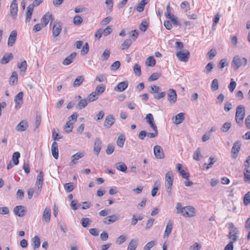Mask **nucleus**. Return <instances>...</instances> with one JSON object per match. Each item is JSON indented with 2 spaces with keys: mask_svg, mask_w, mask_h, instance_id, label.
Wrapping results in <instances>:
<instances>
[{
  "mask_svg": "<svg viewBox=\"0 0 250 250\" xmlns=\"http://www.w3.org/2000/svg\"><path fill=\"white\" fill-rule=\"evenodd\" d=\"M176 209L177 213L181 214L185 217H192L196 215L195 209L192 206H188L183 207L181 203H177Z\"/></svg>",
  "mask_w": 250,
  "mask_h": 250,
  "instance_id": "nucleus-1",
  "label": "nucleus"
},
{
  "mask_svg": "<svg viewBox=\"0 0 250 250\" xmlns=\"http://www.w3.org/2000/svg\"><path fill=\"white\" fill-rule=\"evenodd\" d=\"M247 64V59L239 55L234 56L231 62V65L234 70H237L241 66H245Z\"/></svg>",
  "mask_w": 250,
  "mask_h": 250,
  "instance_id": "nucleus-2",
  "label": "nucleus"
},
{
  "mask_svg": "<svg viewBox=\"0 0 250 250\" xmlns=\"http://www.w3.org/2000/svg\"><path fill=\"white\" fill-rule=\"evenodd\" d=\"M245 116V107L241 105H238L236 108L235 119L239 126H241L243 125V119L244 118Z\"/></svg>",
  "mask_w": 250,
  "mask_h": 250,
  "instance_id": "nucleus-3",
  "label": "nucleus"
},
{
  "mask_svg": "<svg viewBox=\"0 0 250 250\" xmlns=\"http://www.w3.org/2000/svg\"><path fill=\"white\" fill-rule=\"evenodd\" d=\"M165 187L169 196L171 194V188L173 183V175L171 171H168L165 175Z\"/></svg>",
  "mask_w": 250,
  "mask_h": 250,
  "instance_id": "nucleus-4",
  "label": "nucleus"
},
{
  "mask_svg": "<svg viewBox=\"0 0 250 250\" xmlns=\"http://www.w3.org/2000/svg\"><path fill=\"white\" fill-rule=\"evenodd\" d=\"M43 172L41 171L40 172L37 177V181L35 186L37 188V190L35 192V196L37 197L40 193L42 188V185L43 181Z\"/></svg>",
  "mask_w": 250,
  "mask_h": 250,
  "instance_id": "nucleus-5",
  "label": "nucleus"
},
{
  "mask_svg": "<svg viewBox=\"0 0 250 250\" xmlns=\"http://www.w3.org/2000/svg\"><path fill=\"white\" fill-rule=\"evenodd\" d=\"M241 145V142L240 141H237L233 144L231 150V157L232 159H235L238 157Z\"/></svg>",
  "mask_w": 250,
  "mask_h": 250,
  "instance_id": "nucleus-6",
  "label": "nucleus"
},
{
  "mask_svg": "<svg viewBox=\"0 0 250 250\" xmlns=\"http://www.w3.org/2000/svg\"><path fill=\"white\" fill-rule=\"evenodd\" d=\"M176 55L180 61L186 62L188 60L190 54L188 50H185L184 52L182 51L177 52Z\"/></svg>",
  "mask_w": 250,
  "mask_h": 250,
  "instance_id": "nucleus-7",
  "label": "nucleus"
},
{
  "mask_svg": "<svg viewBox=\"0 0 250 250\" xmlns=\"http://www.w3.org/2000/svg\"><path fill=\"white\" fill-rule=\"evenodd\" d=\"M18 11V4L16 0H13L10 6V12L13 19H16Z\"/></svg>",
  "mask_w": 250,
  "mask_h": 250,
  "instance_id": "nucleus-8",
  "label": "nucleus"
},
{
  "mask_svg": "<svg viewBox=\"0 0 250 250\" xmlns=\"http://www.w3.org/2000/svg\"><path fill=\"white\" fill-rule=\"evenodd\" d=\"M153 153L157 159H162L164 158L165 154L163 148L160 146L156 145L153 147Z\"/></svg>",
  "mask_w": 250,
  "mask_h": 250,
  "instance_id": "nucleus-9",
  "label": "nucleus"
},
{
  "mask_svg": "<svg viewBox=\"0 0 250 250\" xmlns=\"http://www.w3.org/2000/svg\"><path fill=\"white\" fill-rule=\"evenodd\" d=\"M115 119L112 115H107L104 120V125L107 128H110L115 122Z\"/></svg>",
  "mask_w": 250,
  "mask_h": 250,
  "instance_id": "nucleus-10",
  "label": "nucleus"
},
{
  "mask_svg": "<svg viewBox=\"0 0 250 250\" xmlns=\"http://www.w3.org/2000/svg\"><path fill=\"white\" fill-rule=\"evenodd\" d=\"M102 145V142L101 140L99 138H96L94 144L93 151L97 156L99 155L101 150Z\"/></svg>",
  "mask_w": 250,
  "mask_h": 250,
  "instance_id": "nucleus-11",
  "label": "nucleus"
},
{
  "mask_svg": "<svg viewBox=\"0 0 250 250\" xmlns=\"http://www.w3.org/2000/svg\"><path fill=\"white\" fill-rule=\"evenodd\" d=\"M167 100L170 103L174 104L176 102L177 94L175 90L169 89L167 93Z\"/></svg>",
  "mask_w": 250,
  "mask_h": 250,
  "instance_id": "nucleus-12",
  "label": "nucleus"
},
{
  "mask_svg": "<svg viewBox=\"0 0 250 250\" xmlns=\"http://www.w3.org/2000/svg\"><path fill=\"white\" fill-rule=\"evenodd\" d=\"M23 92H20L15 97V107L17 109H19L23 103Z\"/></svg>",
  "mask_w": 250,
  "mask_h": 250,
  "instance_id": "nucleus-13",
  "label": "nucleus"
},
{
  "mask_svg": "<svg viewBox=\"0 0 250 250\" xmlns=\"http://www.w3.org/2000/svg\"><path fill=\"white\" fill-rule=\"evenodd\" d=\"M177 171L180 174L181 176L187 180L189 177V174L187 172L185 169H182V165L181 164H177L176 166Z\"/></svg>",
  "mask_w": 250,
  "mask_h": 250,
  "instance_id": "nucleus-14",
  "label": "nucleus"
},
{
  "mask_svg": "<svg viewBox=\"0 0 250 250\" xmlns=\"http://www.w3.org/2000/svg\"><path fill=\"white\" fill-rule=\"evenodd\" d=\"M14 212L16 215L23 217L25 214V208L22 206H17L14 208Z\"/></svg>",
  "mask_w": 250,
  "mask_h": 250,
  "instance_id": "nucleus-15",
  "label": "nucleus"
},
{
  "mask_svg": "<svg viewBox=\"0 0 250 250\" xmlns=\"http://www.w3.org/2000/svg\"><path fill=\"white\" fill-rule=\"evenodd\" d=\"M128 83L127 81L120 82L117 86L114 88V90L118 92L124 91L128 86Z\"/></svg>",
  "mask_w": 250,
  "mask_h": 250,
  "instance_id": "nucleus-16",
  "label": "nucleus"
},
{
  "mask_svg": "<svg viewBox=\"0 0 250 250\" xmlns=\"http://www.w3.org/2000/svg\"><path fill=\"white\" fill-rule=\"evenodd\" d=\"M84 154L83 152H78L71 156V161L69 163V166H73L77 163V161L83 157Z\"/></svg>",
  "mask_w": 250,
  "mask_h": 250,
  "instance_id": "nucleus-17",
  "label": "nucleus"
},
{
  "mask_svg": "<svg viewBox=\"0 0 250 250\" xmlns=\"http://www.w3.org/2000/svg\"><path fill=\"white\" fill-rule=\"evenodd\" d=\"M27 127V122L25 120H22L17 125L16 130L18 131L22 132L26 130Z\"/></svg>",
  "mask_w": 250,
  "mask_h": 250,
  "instance_id": "nucleus-18",
  "label": "nucleus"
},
{
  "mask_svg": "<svg viewBox=\"0 0 250 250\" xmlns=\"http://www.w3.org/2000/svg\"><path fill=\"white\" fill-rule=\"evenodd\" d=\"M119 219V217L117 214H113L104 218V223L107 225L112 224Z\"/></svg>",
  "mask_w": 250,
  "mask_h": 250,
  "instance_id": "nucleus-19",
  "label": "nucleus"
},
{
  "mask_svg": "<svg viewBox=\"0 0 250 250\" xmlns=\"http://www.w3.org/2000/svg\"><path fill=\"white\" fill-rule=\"evenodd\" d=\"M238 230L236 228H235L233 230H231L229 233V238L231 239V241L229 243H232L233 244L238 239Z\"/></svg>",
  "mask_w": 250,
  "mask_h": 250,
  "instance_id": "nucleus-20",
  "label": "nucleus"
},
{
  "mask_svg": "<svg viewBox=\"0 0 250 250\" xmlns=\"http://www.w3.org/2000/svg\"><path fill=\"white\" fill-rule=\"evenodd\" d=\"M52 30V36L54 37L58 36L62 31V26L60 23L57 22L55 23L53 25Z\"/></svg>",
  "mask_w": 250,
  "mask_h": 250,
  "instance_id": "nucleus-21",
  "label": "nucleus"
},
{
  "mask_svg": "<svg viewBox=\"0 0 250 250\" xmlns=\"http://www.w3.org/2000/svg\"><path fill=\"white\" fill-rule=\"evenodd\" d=\"M76 55L77 53L76 52L71 53L69 56L63 60L62 64L64 65H68L70 64L73 62V60L76 57Z\"/></svg>",
  "mask_w": 250,
  "mask_h": 250,
  "instance_id": "nucleus-22",
  "label": "nucleus"
},
{
  "mask_svg": "<svg viewBox=\"0 0 250 250\" xmlns=\"http://www.w3.org/2000/svg\"><path fill=\"white\" fill-rule=\"evenodd\" d=\"M145 119L146 120V122L149 124L151 128L154 127L155 128L156 127H157L154 122V118L151 113H148L146 114Z\"/></svg>",
  "mask_w": 250,
  "mask_h": 250,
  "instance_id": "nucleus-23",
  "label": "nucleus"
},
{
  "mask_svg": "<svg viewBox=\"0 0 250 250\" xmlns=\"http://www.w3.org/2000/svg\"><path fill=\"white\" fill-rule=\"evenodd\" d=\"M17 38V32L16 31H13L9 35L8 40V45L12 46L15 42Z\"/></svg>",
  "mask_w": 250,
  "mask_h": 250,
  "instance_id": "nucleus-24",
  "label": "nucleus"
},
{
  "mask_svg": "<svg viewBox=\"0 0 250 250\" xmlns=\"http://www.w3.org/2000/svg\"><path fill=\"white\" fill-rule=\"evenodd\" d=\"M51 152L53 157L57 159L59 157L58 144L54 142L51 146Z\"/></svg>",
  "mask_w": 250,
  "mask_h": 250,
  "instance_id": "nucleus-25",
  "label": "nucleus"
},
{
  "mask_svg": "<svg viewBox=\"0 0 250 250\" xmlns=\"http://www.w3.org/2000/svg\"><path fill=\"white\" fill-rule=\"evenodd\" d=\"M184 114L180 113L172 118L173 122L176 125L181 124L184 120Z\"/></svg>",
  "mask_w": 250,
  "mask_h": 250,
  "instance_id": "nucleus-26",
  "label": "nucleus"
},
{
  "mask_svg": "<svg viewBox=\"0 0 250 250\" xmlns=\"http://www.w3.org/2000/svg\"><path fill=\"white\" fill-rule=\"evenodd\" d=\"M18 74L17 72L13 71L9 80V83L11 85H16L18 83Z\"/></svg>",
  "mask_w": 250,
  "mask_h": 250,
  "instance_id": "nucleus-27",
  "label": "nucleus"
},
{
  "mask_svg": "<svg viewBox=\"0 0 250 250\" xmlns=\"http://www.w3.org/2000/svg\"><path fill=\"white\" fill-rule=\"evenodd\" d=\"M172 229V222L171 220L168 221L165 230L164 238L168 237Z\"/></svg>",
  "mask_w": 250,
  "mask_h": 250,
  "instance_id": "nucleus-28",
  "label": "nucleus"
},
{
  "mask_svg": "<svg viewBox=\"0 0 250 250\" xmlns=\"http://www.w3.org/2000/svg\"><path fill=\"white\" fill-rule=\"evenodd\" d=\"M51 211L49 208H46L44 210L42 215V219L48 223L50 220Z\"/></svg>",
  "mask_w": 250,
  "mask_h": 250,
  "instance_id": "nucleus-29",
  "label": "nucleus"
},
{
  "mask_svg": "<svg viewBox=\"0 0 250 250\" xmlns=\"http://www.w3.org/2000/svg\"><path fill=\"white\" fill-rule=\"evenodd\" d=\"M13 56L11 53L5 54L0 60V63L1 64H6L11 60L13 59Z\"/></svg>",
  "mask_w": 250,
  "mask_h": 250,
  "instance_id": "nucleus-30",
  "label": "nucleus"
},
{
  "mask_svg": "<svg viewBox=\"0 0 250 250\" xmlns=\"http://www.w3.org/2000/svg\"><path fill=\"white\" fill-rule=\"evenodd\" d=\"M148 3V0H142L136 7V10L139 12L144 11L145 6Z\"/></svg>",
  "mask_w": 250,
  "mask_h": 250,
  "instance_id": "nucleus-31",
  "label": "nucleus"
},
{
  "mask_svg": "<svg viewBox=\"0 0 250 250\" xmlns=\"http://www.w3.org/2000/svg\"><path fill=\"white\" fill-rule=\"evenodd\" d=\"M84 77L83 76H79L74 80L73 83V86L74 87L79 86L83 82Z\"/></svg>",
  "mask_w": 250,
  "mask_h": 250,
  "instance_id": "nucleus-32",
  "label": "nucleus"
},
{
  "mask_svg": "<svg viewBox=\"0 0 250 250\" xmlns=\"http://www.w3.org/2000/svg\"><path fill=\"white\" fill-rule=\"evenodd\" d=\"M33 8L28 6L27 8V11L26 12V19L25 21L29 22L31 20L32 15L33 11Z\"/></svg>",
  "mask_w": 250,
  "mask_h": 250,
  "instance_id": "nucleus-33",
  "label": "nucleus"
},
{
  "mask_svg": "<svg viewBox=\"0 0 250 250\" xmlns=\"http://www.w3.org/2000/svg\"><path fill=\"white\" fill-rule=\"evenodd\" d=\"M32 245L33 246L34 249H36L40 247L41 245V242L40 238L35 236L32 239Z\"/></svg>",
  "mask_w": 250,
  "mask_h": 250,
  "instance_id": "nucleus-34",
  "label": "nucleus"
},
{
  "mask_svg": "<svg viewBox=\"0 0 250 250\" xmlns=\"http://www.w3.org/2000/svg\"><path fill=\"white\" fill-rule=\"evenodd\" d=\"M73 128V123L70 122V121L67 122L63 127L64 131L67 133L71 132Z\"/></svg>",
  "mask_w": 250,
  "mask_h": 250,
  "instance_id": "nucleus-35",
  "label": "nucleus"
},
{
  "mask_svg": "<svg viewBox=\"0 0 250 250\" xmlns=\"http://www.w3.org/2000/svg\"><path fill=\"white\" fill-rule=\"evenodd\" d=\"M245 168L244 170V175L245 181L246 182H250V171L246 168L249 167V165H245Z\"/></svg>",
  "mask_w": 250,
  "mask_h": 250,
  "instance_id": "nucleus-36",
  "label": "nucleus"
},
{
  "mask_svg": "<svg viewBox=\"0 0 250 250\" xmlns=\"http://www.w3.org/2000/svg\"><path fill=\"white\" fill-rule=\"evenodd\" d=\"M156 61L153 56H150L147 58L146 64L148 66L153 67L155 65Z\"/></svg>",
  "mask_w": 250,
  "mask_h": 250,
  "instance_id": "nucleus-37",
  "label": "nucleus"
},
{
  "mask_svg": "<svg viewBox=\"0 0 250 250\" xmlns=\"http://www.w3.org/2000/svg\"><path fill=\"white\" fill-rule=\"evenodd\" d=\"M125 137L124 135H120L117 140V146L120 147H123L125 144Z\"/></svg>",
  "mask_w": 250,
  "mask_h": 250,
  "instance_id": "nucleus-38",
  "label": "nucleus"
},
{
  "mask_svg": "<svg viewBox=\"0 0 250 250\" xmlns=\"http://www.w3.org/2000/svg\"><path fill=\"white\" fill-rule=\"evenodd\" d=\"M52 17V15L49 13H46L42 17V21L43 22L44 26H45L49 22Z\"/></svg>",
  "mask_w": 250,
  "mask_h": 250,
  "instance_id": "nucleus-39",
  "label": "nucleus"
},
{
  "mask_svg": "<svg viewBox=\"0 0 250 250\" xmlns=\"http://www.w3.org/2000/svg\"><path fill=\"white\" fill-rule=\"evenodd\" d=\"M137 246V240L136 239H132L129 243L127 250H135Z\"/></svg>",
  "mask_w": 250,
  "mask_h": 250,
  "instance_id": "nucleus-40",
  "label": "nucleus"
},
{
  "mask_svg": "<svg viewBox=\"0 0 250 250\" xmlns=\"http://www.w3.org/2000/svg\"><path fill=\"white\" fill-rule=\"evenodd\" d=\"M88 100L87 99L81 100L77 104V106L78 108L80 109H82V108H84L88 104Z\"/></svg>",
  "mask_w": 250,
  "mask_h": 250,
  "instance_id": "nucleus-41",
  "label": "nucleus"
},
{
  "mask_svg": "<svg viewBox=\"0 0 250 250\" xmlns=\"http://www.w3.org/2000/svg\"><path fill=\"white\" fill-rule=\"evenodd\" d=\"M231 125L230 122H226L223 124L220 129L222 132H227L230 129Z\"/></svg>",
  "mask_w": 250,
  "mask_h": 250,
  "instance_id": "nucleus-42",
  "label": "nucleus"
},
{
  "mask_svg": "<svg viewBox=\"0 0 250 250\" xmlns=\"http://www.w3.org/2000/svg\"><path fill=\"white\" fill-rule=\"evenodd\" d=\"M116 168L122 172H125L127 170V167L125 164L122 162L118 163L116 164Z\"/></svg>",
  "mask_w": 250,
  "mask_h": 250,
  "instance_id": "nucleus-43",
  "label": "nucleus"
},
{
  "mask_svg": "<svg viewBox=\"0 0 250 250\" xmlns=\"http://www.w3.org/2000/svg\"><path fill=\"white\" fill-rule=\"evenodd\" d=\"M27 65L25 61L18 64V67L20 69L21 72L24 73L27 69Z\"/></svg>",
  "mask_w": 250,
  "mask_h": 250,
  "instance_id": "nucleus-44",
  "label": "nucleus"
},
{
  "mask_svg": "<svg viewBox=\"0 0 250 250\" xmlns=\"http://www.w3.org/2000/svg\"><path fill=\"white\" fill-rule=\"evenodd\" d=\"M98 98V94L96 92H93L90 93L87 97V100L89 102H93Z\"/></svg>",
  "mask_w": 250,
  "mask_h": 250,
  "instance_id": "nucleus-45",
  "label": "nucleus"
},
{
  "mask_svg": "<svg viewBox=\"0 0 250 250\" xmlns=\"http://www.w3.org/2000/svg\"><path fill=\"white\" fill-rule=\"evenodd\" d=\"M20 153L19 152H15L13 154L12 161L15 165L19 164V158L20 157Z\"/></svg>",
  "mask_w": 250,
  "mask_h": 250,
  "instance_id": "nucleus-46",
  "label": "nucleus"
},
{
  "mask_svg": "<svg viewBox=\"0 0 250 250\" xmlns=\"http://www.w3.org/2000/svg\"><path fill=\"white\" fill-rule=\"evenodd\" d=\"M213 67L214 65L213 62H210L206 66L204 72L206 74H208L212 71Z\"/></svg>",
  "mask_w": 250,
  "mask_h": 250,
  "instance_id": "nucleus-47",
  "label": "nucleus"
},
{
  "mask_svg": "<svg viewBox=\"0 0 250 250\" xmlns=\"http://www.w3.org/2000/svg\"><path fill=\"white\" fill-rule=\"evenodd\" d=\"M92 221L88 218H83L81 219L82 225L84 228L88 227Z\"/></svg>",
  "mask_w": 250,
  "mask_h": 250,
  "instance_id": "nucleus-48",
  "label": "nucleus"
},
{
  "mask_svg": "<svg viewBox=\"0 0 250 250\" xmlns=\"http://www.w3.org/2000/svg\"><path fill=\"white\" fill-rule=\"evenodd\" d=\"M228 65V63L226 59H223L220 61L218 64V67L222 70L225 66Z\"/></svg>",
  "mask_w": 250,
  "mask_h": 250,
  "instance_id": "nucleus-49",
  "label": "nucleus"
},
{
  "mask_svg": "<svg viewBox=\"0 0 250 250\" xmlns=\"http://www.w3.org/2000/svg\"><path fill=\"white\" fill-rule=\"evenodd\" d=\"M114 145L112 144H109L107 146V148L105 149V152L107 155H110L114 152Z\"/></svg>",
  "mask_w": 250,
  "mask_h": 250,
  "instance_id": "nucleus-50",
  "label": "nucleus"
},
{
  "mask_svg": "<svg viewBox=\"0 0 250 250\" xmlns=\"http://www.w3.org/2000/svg\"><path fill=\"white\" fill-rule=\"evenodd\" d=\"M211 88L212 91H216L219 88V84L218 80L215 79L213 80L211 84Z\"/></svg>",
  "mask_w": 250,
  "mask_h": 250,
  "instance_id": "nucleus-51",
  "label": "nucleus"
},
{
  "mask_svg": "<svg viewBox=\"0 0 250 250\" xmlns=\"http://www.w3.org/2000/svg\"><path fill=\"white\" fill-rule=\"evenodd\" d=\"M209 163L208 164L205 163L204 166H207L206 167V169H209L210 167H212V166L215 163L216 161L215 157H210L209 158Z\"/></svg>",
  "mask_w": 250,
  "mask_h": 250,
  "instance_id": "nucleus-52",
  "label": "nucleus"
},
{
  "mask_svg": "<svg viewBox=\"0 0 250 250\" xmlns=\"http://www.w3.org/2000/svg\"><path fill=\"white\" fill-rule=\"evenodd\" d=\"M151 128L154 131V132H153V133H151V132L147 133V135L146 136L148 138H154L156 137L158 135V131L157 127H156L155 128H154H154Z\"/></svg>",
  "mask_w": 250,
  "mask_h": 250,
  "instance_id": "nucleus-53",
  "label": "nucleus"
},
{
  "mask_svg": "<svg viewBox=\"0 0 250 250\" xmlns=\"http://www.w3.org/2000/svg\"><path fill=\"white\" fill-rule=\"evenodd\" d=\"M132 41L130 39L126 40L124 43L122 44V49L125 50L129 48V47L132 44Z\"/></svg>",
  "mask_w": 250,
  "mask_h": 250,
  "instance_id": "nucleus-54",
  "label": "nucleus"
},
{
  "mask_svg": "<svg viewBox=\"0 0 250 250\" xmlns=\"http://www.w3.org/2000/svg\"><path fill=\"white\" fill-rule=\"evenodd\" d=\"M161 74L159 73H154L148 78L149 81H154L158 80L161 77Z\"/></svg>",
  "mask_w": 250,
  "mask_h": 250,
  "instance_id": "nucleus-55",
  "label": "nucleus"
},
{
  "mask_svg": "<svg viewBox=\"0 0 250 250\" xmlns=\"http://www.w3.org/2000/svg\"><path fill=\"white\" fill-rule=\"evenodd\" d=\"M203 156L201 155V151L199 148H198L193 154V159L197 161H199L200 159V157H202Z\"/></svg>",
  "mask_w": 250,
  "mask_h": 250,
  "instance_id": "nucleus-56",
  "label": "nucleus"
},
{
  "mask_svg": "<svg viewBox=\"0 0 250 250\" xmlns=\"http://www.w3.org/2000/svg\"><path fill=\"white\" fill-rule=\"evenodd\" d=\"M148 22L146 21H143L140 24V26H139V28L140 29L143 31V32H145L147 28H148Z\"/></svg>",
  "mask_w": 250,
  "mask_h": 250,
  "instance_id": "nucleus-57",
  "label": "nucleus"
},
{
  "mask_svg": "<svg viewBox=\"0 0 250 250\" xmlns=\"http://www.w3.org/2000/svg\"><path fill=\"white\" fill-rule=\"evenodd\" d=\"M250 204V191L246 193L244 197V204L248 206Z\"/></svg>",
  "mask_w": 250,
  "mask_h": 250,
  "instance_id": "nucleus-58",
  "label": "nucleus"
},
{
  "mask_svg": "<svg viewBox=\"0 0 250 250\" xmlns=\"http://www.w3.org/2000/svg\"><path fill=\"white\" fill-rule=\"evenodd\" d=\"M83 22L82 18L79 15L75 16L73 19V23L75 25L80 24Z\"/></svg>",
  "mask_w": 250,
  "mask_h": 250,
  "instance_id": "nucleus-59",
  "label": "nucleus"
},
{
  "mask_svg": "<svg viewBox=\"0 0 250 250\" xmlns=\"http://www.w3.org/2000/svg\"><path fill=\"white\" fill-rule=\"evenodd\" d=\"M181 7L182 9H184L185 11H188L190 9V6L189 3L185 1L181 3Z\"/></svg>",
  "mask_w": 250,
  "mask_h": 250,
  "instance_id": "nucleus-60",
  "label": "nucleus"
},
{
  "mask_svg": "<svg viewBox=\"0 0 250 250\" xmlns=\"http://www.w3.org/2000/svg\"><path fill=\"white\" fill-rule=\"evenodd\" d=\"M120 65L121 63L119 61H115L110 66V69L114 71L116 70L120 67Z\"/></svg>",
  "mask_w": 250,
  "mask_h": 250,
  "instance_id": "nucleus-61",
  "label": "nucleus"
},
{
  "mask_svg": "<svg viewBox=\"0 0 250 250\" xmlns=\"http://www.w3.org/2000/svg\"><path fill=\"white\" fill-rule=\"evenodd\" d=\"M133 71L134 73L140 76L141 74V66L138 64H135L133 67Z\"/></svg>",
  "mask_w": 250,
  "mask_h": 250,
  "instance_id": "nucleus-62",
  "label": "nucleus"
},
{
  "mask_svg": "<svg viewBox=\"0 0 250 250\" xmlns=\"http://www.w3.org/2000/svg\"><path fill=\"white\" fill-rule=\"evenodd\" d=\"M155 245V242L151 241L148 242L144 247V250H150Z\"/></svg>",
  "mask_w": 250,
  "mask_h": 250,
  "instance_id": "nucleus-63",
  "label": "nucleus"
},
{
  "mask_svg": "<svg viewBox=\"0 0 250 250\" xmlns=\"http://www.w3.org/2000/svg\"><path fill=\"white\" fill-rule=\"evenodd\" d=\"M64 187L65 190L68 192H71L74 189L73 184L71 183H66Z\"/></svg>",
  "mask_w": 250,
  "mask_h": 250,
  "instance_id": "nucleus-64",
  "label": "nucleus"
}]
</instances>
